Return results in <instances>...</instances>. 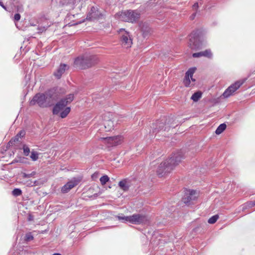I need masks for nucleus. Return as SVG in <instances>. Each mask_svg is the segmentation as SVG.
I'll use <instances>...</instances> for the list:
<instances>
[{
	"label": "nucleus",
	"mask_w": 255,
	"mask_h": 255,
	"mask_svg": "<svg viewBox=\"0 0 255 255\" xmlns=\"http://www.w3.org/2000/svg\"><path fill=\"white\" fill-rule=\"evenodd\" d=\"M183 158V153L182 151L173 153L169 158L160 164L156 171L157 174L162 177L170 173Z\"/></svg>",
	"instance_id": "obj_1"
},
{
	"label": "nucleus",
	"mask_w": 255,
	"mask_h": 255,
	"mask_svg": "<svg viewBox=\"0 0 255 255\" xmlns=\"http://www.w3.org/2000/svg\"><path fill=\"white\" fill-rule=\"evenodd\" d=\"M74 99V95L73 94H69L65 97L60 99L53 107V114L57 115L59 114L61 118H66L71 111L70 107H67V106L70 104Z\"/></svg>",
	"instance_id": "obj_2"
},
{
	"label": "nucleus",
	"mask_w": 255,
	"mask_h": 255,
	"mask_svg": "<svg viewBox=\"0 0 255 255\" xmlns=\"http://www.w3.org/2000/svg\"><path fill=\"white\" fill-rule=\"evenodd\" d=\"M99 59L96 55L85 54L77 57L74 61L76 67L81 69H86L95 66Z\"/></svg>",
	"instance_id": "obj_3"
},
{
	"label": "nucleus",
	"mask_w": 255,
	"mask_h": 255,
	"mask_svg": "<svg viewBox=\"0 0 255 255\" xmlns=\"http://www.w3.org/2000/svg\"><path fill=\"white\" fill-rule=\"evenodd\" d=\"M204 30L202 29H197L194 30L190 34L188 46L192 50H197L202 48L204 41Z\"/></svg>",
	"instance_id": "obj_4"
},
{
	"label": "nucleus",
	"mask_w": 255,
	"mask_h": 255,
	"mask_svg": "<svg viewBox=\"0 0 255 255\" xmlns=\"http://www.w3.org/2000/svg\"><path fill=\"white\" fill-rule=\"evenodd\" d=\"M173 122V118H170L168 120L163 118L159 121H157L155 124H153V133L156 134L161 130L168 131L171 127L175 128L176 126L172 125Z\"/></svg>",
	"instance_id": "obj_5"
},
{
	"label": "nucleus",
	"mask_w": 255,
	"mask_h": 255,
	"mask_svg": "<svg viewBox=\"0 0 255 255\" xmlns=\"http://www.w3.org/2000/svg\"><path fill=\"white\" fill-rule=\"evenodd\" d=\"M119 19L122 21L134 23L140 17V13L136 10H127L122 11L119 14Z\"/></svg>",
	"instance_id": "obj_6"
},
{
	"label": "nucleus",
	"mask_w": 255,
	"mask_h": 255,
	"mask_svg": "<svg viewBox=\"0 0 255 255\" xmlns=\"http://www.w3.org/2000/svg\"><path fill=\"white\" fill-rule=\"evenodd\" d=\"M128 222L134 225H146L149 223L147 216L141 214H134L129 216Z\"/></svg>",
	"instance_id": "obj_7"
},
{
	"label": "nucleus",
	"mask_w": 255,
	"mask_h": 255,
	"mask_svg": "<svg viewBox=\"0 0 255 255\" xmlns=\"http://www.w3.org/2000/svg\"><path fill=\"white\" fill-rule=\"evenodd\" d=\"M198 194L195 190H186L184 195L182 198V201L187 205L193 204V202L197 200Z\"/></svg>",
	"instance_id": "obj_8"
},
{
	"label": "nucleus",
	"mask_w": 255,
	"mask_h": 255,
	"mask_svg": "<svg viewBox=\"0 0 255 255\" xmlns=\"http://www.w3.org/2000/svg\"><path fill=\"white\" fill-rule=\"evenodd\" d=\"M47 101L45 95L44 93H37L30 101L29 104L31 106H33L36 104H38L40 107H46L45 105V102Z\"/></svg>",
	"instance_id": "obj_9"
},
{
	"label": "nucleus",
	"mask_w": 255,
	"mask_h": 255,
	"mask_svg": "<svg viewBox=\"0 0 255 255\" xmlns=\"http://www.w3.org/2000/svg\"><path fill=\"white\" fill-rule=\"evenodd\" d=\"M243 84V82L239 81L236 82L235 83L230 86L223 93V96L225 98H228L233 94L236 90H237Z\"/></svg>",
	"instance_id": "obj_10"
},
{
	"label": "nucleus",
	"mask_w": 255,
	"mask_h": 255,
	"mask_svg": "<svg viewBox=\"0 0 255 255\" xmlns=\"http://www.w3.org/2000/svg\"><path fill=\"white\" fill-rule=\"evenodd\" d=\"M102 16V13L97 7L92 6L90 11L87 13L86 19L93 21L99 19Z\"/></svg>",
	"instance_id": "obj_11"
},
{
	"label": "nucleus",
	"mask_w": 255,
	"mask_h": 255,
	"mask_svg": "<svg viewBox=\"0 0 255 255\" xmlns=\"http://www.w3.org/2000/svg\"><path fill=\"white\" fill-rule=\"evenodd\" d=\"M105 141V142L109 144V146H114L119 145L121 143L122 137L120 135L114 136H107L101 138Z\"/></svg>",
	"instance_id": "obj_12"
},
{
	"label": "nucleus",
	"mask_w": 255,
	"mask_h": 255,
	"mask_svg": "<svg viewBox=\"0 0 255 255\" xmlns=\"http://www.w3.org/2000/svg\"><path fill=\"white\" fill-rule=\"evenodd\" d=\"M79 182V180L73 178L62 187L61 190V192L63 193L68 192L71 189L77 186Z\"/></svg>",
	"instance_id": "obj_13"
},
{
	"label": "nucleus",
	"mask_w": 255,
	"mask_h": 255,
	"mask_svg": "<svg viewBox=\"0 0 255 255\" xmlns=\"http://www.w3.org/2000/svg\"><path fill=\"white\" fill-rule=\"evenodd\" d=\"M121 41L122 45L127 48L130 47L132 43V39L129 37V33L127 31H125V33L121 35Z\"/></svg>",
	"instance_id": "obj_14"
},
{
	"label": "nucleus",
	"mask_w": 255,
	"mask_h": 255,
	"mask_svg": "<svg viewBox=\"0 0 255 255\" xmlns=\"http://www.w3.org/2000/svg\"><path fill=\"white\" fill-rule=\"evenodd\" d=\"M69 67L65 64H61L58 68L54 72V76L57 79L61 78L62 75L64 73L66 70H68Z\"/></svg>",
	"instance_id": "obj_15"
},
{
	"label": "nucleus",
	"mask_w": 255,
	"mask_h": 255,
	"mask_svg": "<svg viewBox=\"0 0 255 255\" xmlns=\"http://www.w3.org/2000/svg\"><path fill=\"white\" fill-rule=\"evenodd\" d=\"M47 100H53L58 96V91L57 87H53L48 90L44 93Z\"/></svg>",
	"instance_id": "obj_16"
},
{
	"label": "nucleus",
	"mask_w": 255,
	"mask_h": 255,
	"mask_svg": "<svg viewBox=\"0 0 255 255\" xmlns=\"http://www.w3.org/2000/svg\"><path fill=\"white\" fill-rule=\"evenodd\" d=\"M192 56L194 58H198L203 56L209 59H212L213 57V54L211 49H208L203 51L194 53L193 54Z\"/></svg>",
	"instance_id": "obj_17"
},
{
	"label": "nucleus",
	"mask_w": 255,
	"mask_h": 255,
	"mask_svg": "<svg viewBox=\"0 0 255 255\" xmlns=\"http://www.w3.org/2000/svg\"><path fill=\"white\" fill-rule=\"evenodd\" d=\"M104 126L106 131H110L114 129V123L111 120L105 121L104 123Z\"/></svg>",
	"instance_id": "obj_18"
},
{
	"label": "nucleus",
	"mask_w": 255,
	"mask_h": 255,
	"mask_svg": "<svg viewBox=\"0 0 255 255\" xmlns=\"http://www.w3.org/2000/svg\"><path fill=\"white\" fill-rule=\"evenodd\" d=\"M120 187L125 191H127L129 189V185L127 184V181L126 179L120 181L119 183Z\"/></svg>",
	"instance_id": "obj_19"
},
{
	"label": "nucleus",
	"mask_w": 255,
	"mask_h": 255,
	"mask_svg": "<svg viewBox=\"0 0 255 255\" xmlns=\"http://www.w3.org/2000/svg\"><path fill=\"white\" fill-rule=\"evenodd\" d=\"M202 95L201 91H197L192 95L191 99L194 102H197L201 98Z\"/></svg>",
	"instance_id": "obj_20"
},
{
	"label": "nucleus",
	"mask_w": 255,
	"mask_h": 255,
	"mask_svg": "<svg viewBox=\"0 0 255 255\" xmlns=\"http://www.w3.org/2000/svg\"><path fill=\"white\" fill-rule=\"evenodd\" d=\"M226 127V125L225 123L220 124L216 129L215 133L217 134H221L224 130H225Z\"/></svg>",
	"instance_id": "obj_21"
},
{
	"label": "nucleus",
	"mask_w": 255,
	"mask_h": 255,
	"mask_svg": "<svg viewBox=\"0 0 255 255\" xmlns=\"http://www.w3.org/2000/svg\"><path fill=\"white\" fill-rule=\"evenodd\" d=\"M196 70V67L190 68L186 72L185 75H188V77H190L191 78H192V77L193 76V75L195 73Z\"/></svg>",
	"instance_id": "obj_22"
},
{
	"label": "nucleus",
	"mask_w": 255,
	"mask_h": 255,
	"mask_svg": "<svg viewBox=\"0 0 255 255\" xmlns=\"http://www.w3.org/2000/svg\"><path fill=\"white\" fill-rule=\"evenodd\" d=\"M22 191L19 188H14L12 191V195L15 197L19 196L22 195Z\"/></svg>",
	"instance_id": "obj_23"
},
{
	"label": "nucleus",
	"mask_w": 255,
	"mask_h": 255,
	"mask_svg": "<svg viewBox=\"0 0 255 255\" xmlns=\"http://www.w3.org/2000/svg\"><path fill=\"white\" fill-rule=\"evenodd\" d=\"M109 177L108 175H106L102 176L100 179V181L102 185L106 184L109 181Z\"/></svg>",
	"instance_id": "obj_24"
},
{
	"label": "nucleus",
	"mask_w": 255,
	"mask_h": 255,
	"mask_svg": "<svg viewBox=\"0 0 255 255\" xmlns=\"http://www.w3.org/2000/svg\"><path fill=\"white\" fill-rule=\"evenodd\" d=\"M219 216L218 215H214L209 219L208 222L211 224H214L216 222Z\"/></svg>",
	"instance_id": "obj_25"
},
{
	"label": "nucleus",
	"mask_w": 255,
	"mask_h": 255,
	"mask_svg": "<svg viewBox=\"0 0 255 255\" xmlns=\"http://www.w3.org/2000/svg\"><path fill=\"white\" fill-rule=\"evenodd\" d=\"M33 236L31 234V233L29 232L26 234L24 237V241L26 242H29L33 240Z\"/></svg>",
	"instance_id": "obj_26"
},
{
	"label": "nucleus",
	"mask_w": 255,
	"mask_h": 255,
	"mask_svg": "<svg viewBox=\"0 0 255 255\" xmlns=\"http://www.w3.org/2000/svg\"><path fill=\"white\" fill-rule=\"evenodd\" d=\"M117 218L120 221H122L124 223L128 222L129 216H125L123 215L118 216Z\"/></svg>",
	"instance_id": "obj_27"
},
{
	"label": "nucleus",
	"mask_w": 255,
	"mask_h": 255,
	"mask_svg": "<svg viewBox=\"0 0 255 255\" xmlns=\"http://www.w3.org/2000/svg\"><path fill=\"white\" fill-rule=\"evenodd\" d=\"M30 158L33 161L37 160L38 159V153L36 151H32Z\"/></svg>",
	"instance_id": "obj_28"
},
{
	"label": "nucleus",
	"mask_w": 255,
	"mask_h": 255,
	"mask_svg": "<svg viewBox=\"0 0 255 255\" xmlns=\"http://www.w3.org/2000/svg\"><path fill=\"white\" fill-rule=\"evenodd\" d=\"M23 154L25 156H27L29 155L30 152L29 148L26 145H23Z\"/></svg>",
	"instance_id": "obj_29"
},
{
	"label": "nucleus",
	"mask_w": 255,
	"mask_h": 255,
	"mask_svg": "<svg viewBox=\"0 0 255 255\" xmlns=\"http://www.w3.org/2000/svg\"><path fill=\"white\" fill-rule=\"evenodd\" d=\"M189 78L190 77H188V75H185L184 77L183 83H184V85L186 87L189 86V85L190 84L191 82H190V80Z\"/></svg>",
	"instance_id": "obj_30"
},
{
	"label": "nucleus",
	"mask_w": 255,
	"mask_h": 255,
	"mask_svg": "<svg viewBox=\"0 0 255 255\" xmlns=\"http://www.w3.org/2000/svg\"><path fill=\"white\" fill-rule=\"evenodd\" d=\"M36 174L35 171H32L31 173L27 174L25 173H23L22 174V177L24 178H29L30 177L34 176Z\"/></svg>",
	"instance_id": "obj_31"
},
{
	"label": "nucleus",
	"mask_w": 255,
	"mask_h": 255,
	"mask_svg": "<svg viewBox=\"0 0 255 255\" xmlns=\"http://www.w3.org/2000/svg\"><path fill=\"white\" fill-rule=\"evenodd\" d=\"M19 139V138H18L16 135H15L14 137L11 138V139L8 141V144H15V143L17 142H20Z\"/></svg>",
	"instance_id": "obj_32"
},
{
	"label": "nucleus",
	"mask_w": 255,
	"mask_h": 255,
	"mask_svg": "<svg viewBox=\"0 0 255 255\" xmlns=\"http://www.w3.org/2000/svg\"><path fill=\"white\" fill-rule=\"evenodd\" d=\"M25 135V131L24 130H21L20 131L18 132V133L16 134V135L18 138H19L24 137Z\"/></svg>",
	"instance_id": "obj_33"
},
{
	"label": "nucleus",
	"mask_w": 255,
	"mask_h": 255,
	"mask_svg": "<svg viewBox=\"0 0 255 255\" xmlns=\"http://www.w3.org/2000/svg\"><path fill=\"white\" fill-rule=\"evenodd\" d=\"M49 27V26H40L38 28V29L39 30V32L42 33V32L45 31L47 28Z\"/></svg>",
	"instance_id": "obj_34"
},
{
	"label": "nucleus",
	"mask_w": 255,
	"mask_h": 255,
	"mask_svg": "<svg viewBox=\"0 0 255 255\" xmlns=\"http://www.w3.org/2000/svg\"><path fill=\"white\" fill-rule=\"evenodd\" d=\"M21 16L19 13H15L14 16V19L15 21H18L20 20Z\"/></svg>",
	"instance_id": "obj_35"
},
{
	"label": "nucleus",
	"mask_w": 255,
	"mask_h": 255,
	"mask_svg": "<svg viewBox=\"0 0 255 255\" xmlns=\"http://www.w3.org/2000/svg\"><path fill=\"white\" fill-rule=\"evenodd\" d=\"M193 9H194L195 10L197 11V8H198L199 7V4H198V2H195L193 5Z\"/></svg>",
	"instance_id": "obj_36"
},
{
	"label": "nucleus",
	"mask_w": 255,
	"mask_h": 255,
	"mask_svg": "<svg viewBox=\"0 0 255 255\" xmlns=\"http://www.w3.org/2000/svg\"><path fill=\"white\" fill-rule=\"evenodd\" d=\"M0 5L5 10H7L6 7L4 5L3 2L1 1V0H0Z\"/></svg>",
	"instance_id": "obj_37"
},
{
	"label": "nucleus",
	"mask_w": 255,
	"mask_h": 255,
	"mask_svg": "<svg viewBox=\"0 0 255 255\" xmlns=\"http://www.w3.org/2000/svg\"><path fill=\"white\" fill-rule=\"evenodd\" d=\"M18 158H19V159H18V160H16V159H15L14 160V161H15V162H18V161H19V162H23V161H22V160L24 159V157H18Z\"/></svg>",
	"instance_id": "obj_38"
},
{
	"label": "nucleus",
	"mask_w": 255,
	"mask_h": 255,
	"mask_svg": "<svg viewBox=\"0 0 255 255\" xmlns=\"http://www.w3.org/2000/svg\"><path fill=\"white\" fill-rule=\"evenodd\" d=\"M34 219L33 216L31 215H29L28 217V220L29 221H33Z\"/></svg>",
	"instance_id": "obj_39"
},
{
	"label": "nucleus",
	"mask_w": 255,
	"mask_h": 255,
	"mask_svg": "<svg viewBox=\"0 0 255 255\" xmlns=\"http://www.w3.org/2000/svg\"><path fill=\"white\" fill-rule=\"evenodd\" d=\"M196 12H194V13H193V14L190 16V19H191V20H193V19L195 18V16H196Z\"/></svg>",
	"instance_id": "obj_40"
},
{
	"label": "nucleus",
	"mask_w": 255,
	"mask_h": 255,
	"mask_svg": "<svg viewBox=\"0 0 255 255\" xmlns=\"http://www.w3.org/2000/svg\"><path fill=\"white\" fill-rule=\"evenodd\" d=\"M13 144H8V142L7 143V145H6V148H8L9 147H10V146H12L13 145Z\"/></svg>",
	"instance_id": "obj_41"
},
{
	"label": "nucleus",
	"mask_w": 255,
	"mask_h": 255,
	"mask_svg": "<svg viewBox=\"0 0 255 255\" xmlns=\"http://www.w3.org/2000/svg\"><path fill=\"white\" fill-rule=\"evenodd\" d=\"M52 255H62L59 253H54Z\"/></svg>",
	"instance_id": "obj_42"
},
{
	"label": "nucleus",
	"mask_w": 255,
	"mask_h": 255,
	"mask_svg": "<svg viewBox=\"0 0 255 255\" xmlns=\"http://www.w3.org/2000/svg\"><path fill=\"white\" fill-rule=\"evenodd\" d=\"M252 205L255 206V200L252 202Z\"/></svg>",
	"instance_id": "obj_43"
},
{
	"label": "nucleus",
	"mask_w": 255,
	"mask_h": 255,
	"mask_svg": "<svg viewBox=\"0 0 255 255\" xmlns=\"http://www.w3.org/2000/svg\"><path fill=\"white\" fill-rule=\"evenodd\" d=\"M191 79V80L193 81H195V79H193L192 77Z\"/></svg>",
	"instance_id": "obj_44"
}]
</instances>
